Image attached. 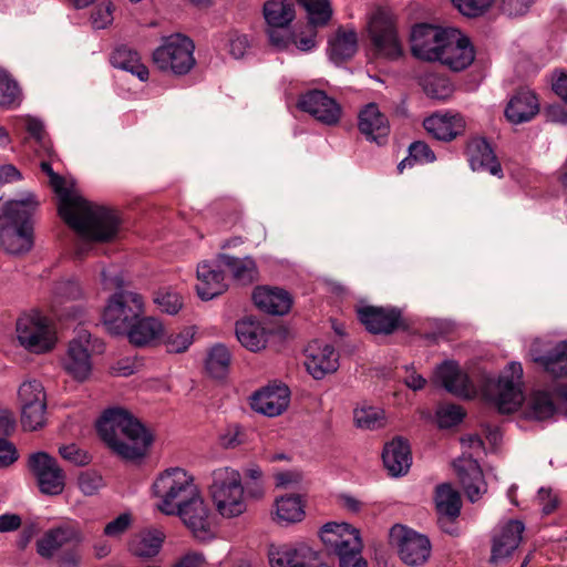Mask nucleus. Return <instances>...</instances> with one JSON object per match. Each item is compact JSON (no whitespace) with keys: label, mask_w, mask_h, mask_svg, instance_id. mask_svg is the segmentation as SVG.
Returning a JSON list of instances; mask_svg holds the SVG:
<instances>
[{"label":"nucleus","mask_w":567,"mask_h":567,"mask_svg":"<svg viewBox=\"0 0 567 567\" xmlns=\"http://www.w3.org/2000/svg\"><path fill=\"white\" fill-rule=\"evenodd\" d=\"M217 260L220 266L226 267L235 280L247 285L251 284L257 275L256 264L252 258H237L227 254H219Z\"/></svg>","instance_id":"nucleus-39"},{"label":"nucleus","mask_w":567,"mask_h":567,"mask_svg":"<svg viewBox=\"0 0 567 567\" xmlns=\"http://www.w3.org/2000/svg\"><path fill=\"white\" fill-rule=\"evenodd\" d=\"M50 186L59 197L60 217L79 236L96 243H107L116 238L122 221L115 210L73 194L58 173L50 177Z\"/></svg>","instance_id":"nucleus-1"},{"label":"nucleus","mask_w":567,"mask_h":567,"mask_svg":"<svg viewBox=\"0 0 567 567\" xmlns=\"http://www.w3.org/2000/svg\"><path fill=\"white\" fill-rule=\"evenodd\" d=\"M535 0H501V11L508 17L526 14Z\"/></svg>","instance_id":"nucleus-60"},{"label":"nucleus","mask_w":567,"mask_h":567,"mask_svg":"<svg viewBox=\"0 0 567 567\" xmlns=\"http://www.w3.org/2000/svg\"><path fill=\"white\" fill-rule=\"evenodd\" d=\"M439 425L442 429H449L460 424L465 417L464 409L457 404H447L441 406L437 412Z\"/></svg>","instance_id":"nucleus-55"},{"label":"nucleus","mask_w":567,"mask_h":567,"mask_svg":"<svg viewBox=\"0 0 567 567\" xmlns=\"http://www.w3.org/2000/svg\"><path fill=\"white\" fill-rule=\"evenodd\" d=\"M196 274L198 279L196 291L202 300H212L228 288L224 271L215 269L208 261L198 264Z\"/></svg>","instance_id":"nucleus-29"},{"label":"nucleus","mask_w":567,"mask_h":567,"mask_svg":"<svg viewBox=\"0 0 567 567\" xmlns=\"http://www.w3.org/2000/svg\"><path fill=\"white\" fill-rule=\"evenodd\" d=\"M423 126L435 140L450 142L462 134L465 127V122L458 114H434L424 120Z\"/></svg>","instance_id":"nucleus-31"},{"label":"nucleus","mask_w":567,"mask_h":567,"mask_svg":"<svg viewBox=\"0 0 567 567\" xmlns=\"http://www.w3.org/2000/svg\"><path fill=\"white\" fill-rule=\"evenodd\" d=\"M435 378L449 393L458 398H471L472 381L455 361L442 362L435 370Z\"/></svg>","instance_id":"nucleus-25"},{"label":"nucleus","mask_w":567,"mask_h":567,"mask_svg":"<svg viewBox=\"0 0 567 567\" xmlns=\"http://www.w3.org/2000/svg\"><path fill=\"white\" fill-rule=\"evenodd\" d=\"M390 543L398 548L402 561L410 566L423 564L430 556L431 544L426 536L402 525H394L389 533Z\"/></svg>","instance_id":"nucleus-11"},{"label":"nucleus","mask_w":567,"mask_h":567,"mask_svg":"<svg viewBox=\"0 0 567 567\" xmlns=\"http://www.w3.org/2000/svg\"><path fill=\"white\" fill-rule=\"evenodd\" d=\"M230 364V352L220 343L215 344L208 351L205 368L207 373L214 379H224Z\"/></svg>","instance_id":"nucleus-45"},{"label":"nucleus","mask_w":567,"mask_h":567,"mask_svg":"<svg viewBox=\"0 0 567 567\" xmlns=\"http://www.w3.org/2000/svg\"><path fill=\"white\" fill-rule=\"evenodd\" d=\"M143 312L144 302L141 295L120 290L110 297L102 320L110 333L121 336Z\"/></svg>","instance_id":"nucleus-9"},{"label":"nucleus","mask_w":567,"mask_h":567,"mask_svg":"<svg viewBox=\"0 0 567 567\" xmlns=\"http://www.w3.org/2000/svg\"><path fill=\"white\" fill-rule=\"evenodd\" d=\"M539 112L537 96L529 90H518L509 100L505 116L513 124L529 122Z\"/></svg>","instance_id":"nucleus-28"},{"label":"nucleus","mask_w":567,"mask_h":567,"mask_svg":"<svg viewBox=\"0 0 567 567\" xmlns=\"http://www.w3.org/2000/svg\"><path fill=\"white\" fill-rule=\"evenodd\" d=\"M557 409L550 393L546 391H536L532 394L525 415L529 420L544 421L556 413Z\"/></svg>","instance_id":"nucleus-42"},{"label":"nucleus","mask_w":567,"mask_h":567,"mask_svg":"<svg viewBox=\"0 0 567 567\" xmlns=\"http://www.w3.org/2000/svg\"><path fill=\"white\" fill-rule=\"evenodd\" d=\"M194 332L192 328H185L178 333H172L166 339L167 351L172 353H182L188 349L193 342Z\"/></svg>","instance_id":"nucleus-57"},{"label":"nucleus","mask_w":567,"mask_h":567,"mask_svg":"<svg viewBox=\"0 0 567 567\" xmlns=\"http://www.w3.org/2000/svg\"><path fill=\"white\" fill-rule=\"evenodd\" d=\"M306 368L316 380L323 379L339 368V354L334 347L328 343L313 342L307 350Z\"/></svg>","instance_id":"nucleus-20"},{"label":"nucleus","mask_w":567,"mask_h":567,"mask_svg":"<svg viewBox=\"0 0 567 567\" xmlns=\"http://www.w3.org/2000/svg\"><path fill=\"white\" fill-rule=\"evenodd\" d=\"M154 303L161 312L176 315L183 307L181 295L169 289H158L154 293Z\"/></svg>","instance_id":"nucleus-51"},{"label":"nucleus","mask_w":567,"mask_h":567,"mask_svg":"<svg viewBox=\"0 0 567 567\" xmlns=\"http://www.w3.org/2000/svg\"><path fill=\"white\" fill-rule=\"evenodd\" d=\"M450 29H443L429 23L413 27L411 32V52L413 56L434 62L445 44Z\"/></svg>","instance_id":"nucleus-14"},{"label":"nucleus","mask_w":567,"mask_h":567,"mask_svg":"<svg viewBox=\"0 0 567 567\" xmlns=\"http://www.w3.org/2000/svg\"><path fill=\"white\" fill-rule=\"evenodd\" d=\"M96 431L110 450L127 462H140L154 441L152 433L128 410L106 409L96 422Z\"/></svg>","instance_id":"nucleus-2"},{"label":"nucleus","mask_w":567,"mask_h":567,"mask_svg":"<svg viewBox=\"0 0 567 567\" xmlns=\"http://www.w3.org/2000/svg\"><path fill=\"white\" fill-rule=\"evenodd\" d=\"M525 526L520 520H509L503 527L501 535L493 540L491 561L497 563L511 556L518 547Z\"/></svg>","instance_id":"nucleus-32"},{"label":"nucleus","mask_w":567,"mask_h":567,"mask_svg":"<svg viewBox=\"0 0 567 567\" xmlns=\"http://www.w3.org/2000/svg\"><path fill=\"white\" fill-rule=\"evenodd\" d=\"M152 488L154 495L162 499L158 509L166 515H173L178 505L199 495L193 476L179 467L168 468L162 473Z\"/></svg>","instance_id":"nucleus-7"},{"label":"nucleus","mask_w":567,"mask_h":567,"mask_svg":"<svg viewBox=\"0 0 567 567\" xmlns=\"http://www.w3.org/2000/svg\"><path fill=\"white\" fill-rule=\"evenodd\" d=\"M39 206L35 196L8 202L0 215V243L10 254L29 251L33 246V216Z\"/></svg>","instance_id":"nucleus-3"},{"label":"nucleus","mask_w":567,"mask_h":567,"mask_svg":"<svg viewBox=\"0 0 567 567\" xmlns=\"http://www.w3.org/2000/svg\"><path fill=\"white\" fill-rule=\"evenodd\" d=\"M275 520L280 525L298 523L305 517V503L299 494H288L276 498Z\"/></svg>","instance_id":"nucleus-36"},{"label":"nucleus","mask_w":567,"mask_h":567,"mask_svg":"<svg viewBox=\"0 0 567 567\" xmlns=\"http://www.w3.org/2000/svg\"><path fill=\"white\" fill-rule=\"evenodd\" d=\"M110 61L114 68L131 72L141 81L148 79V69L141 63L138 52L127 45L116 47L111 54Z\"/></svg>","instance_id":"nucleus-33"},{"label":"nucleus","mask_w":567,"mask_h":567,"mask_svg":"<svg viewBox=\"0 0 567 567\" xmlns=\"http://www.w3.org/2000/svg\"><path fill=\"white\" fill-rule=\"evenodd\" d=\"M358 49V37L354 30L344 31L339 28L336 35L329 40L330 59L340 64L350 60Z\"/></svg>","instance_id":"nucleus-35"},{"label":"nucleus","mask_w":567,"mask_h":567,"mask_svg":"<svg viewBox=\"0 0 567 567\" xmlns=\"http://www.w3.org/2000/svg\"><path fill=\"white\" fill-rule=\"evenodd\" d=\"M210 497L224 517H236L246 511V501L241 476L230 467H219L213 471L208 485Z\"/></svg>","instance_id":"nucleus-5"},{"label":"nucleus","mask_w":567,"mask_h":567,"mask_svg":"<svg viewBox=\"0 0 567 567\" xmlns=\"http://www.w3.org/2000/svg\"><path fill=\"white\" fill-rule=\"evenodd\" d=\"M359 321L373 334H391L405 330L408 326L402 318V311L395 307L363 306L357 310Z\"/></svg>","instance_id":"nucleus-15"},{"label":"nucleus","mask_w":567,"mask_h":567,"mask_svg":"<svg viewBox=\"0 0 567 567\" xmlns=\"http://www.w3.org/2000/svg\"><path fill=\"white\" fill-rule=\"evenodd\" d=\"M195 44L183 34H173L164 39L153 52V62L162 71H171L175 75L187 74L195 65Z\"/></svg>","instance_id":"nucleus-8"},{"label":"nucleus","mask_w":567,"mask_h":567,"mask_svg":"<svg viewBox=\"0 0 567 567\" xmlns=\"http://www.w3.org/2000/svg\"><path fill=\"white\" fill-rule=\"evenodd\" d=\"M298 107L327 125L337 124L341 116L340 105L322 90H309L301 94Z\"/></svg>","instance_id":"nucleus-18"},{"label":"nucleus","mask_w":567,"mask_h":567,"mask_svg":"<svg viewBox=\"0 0 567 567\" xmlns=\"http://www.w3.org/2000/svg\"><path fill=\"white\" fill-rule=\"evenodd\" d=\"M21 91L18 83L4 70H0V106L12 109L20 104Z\"/></svg>","instance_id":"nucleus-48"},{"label":"nucleus","mask_w":567,"mask_h":567,"mask_svg":"<svg viewBox=\"0 0 567 567\" xmlns=\"http://www.w3.org/2000/svg\"><path fill=\"white\" fill-rule=\"evenodd\" d=\"M131 523V515L128 513H123L105 525L104 534L109 537H118L128 529Z\"/></svg>","instance_id":"nucleus-61"},{"label":"nucleus","mask_w":567,"mask_h":567,"mask_svg":"<svg viewBox=\"0 0 567 567\" xmlns=\"http://www.w3.org/2000/svg\"><path fill=\"white\" fill-rule=\"evenodd\" d=\"M475 59L474 48L468 38L455 29H450L445 44L436 61L447 65L453 71L466 69Z\"/></svg>","instance_id":"nucleus-17"},{"label":"nucleus","mask_w":567,"mask_h":567,"mask_svg":"<svg viewBox=\"0 0 567 567\" xmlns=\"http://www.w3.org/2000/svg\"><path fill=\"white\" fill-rule=\"evenodd\" d=\"M104 342L94 338L89 331L81 330L78 337L70 341L68 357L64 361L66 372L76 381H85L92 371V353H102Z\"/></svg>","instance_id":"nucleus-10"},{"label":"nucleus","mask_w":567,"mask_h":567,"mask_svg":"<svg viewBox=\"0 0 567 567\" xmlns=\"http://www.w3.org/2000/svg\"><path fill=\"white\" fill-rule=\"evenodd\" d=\"M21 406L34 404L35 402H45V393L41 382L37 380L23 382L18 391Z\"/></svg>","instance_id":"nucleus-54"},{"label":"nucleus","mask_w":567,"mask_h":567,"mask_svg":"<svg viewBox=\"0 0 567 567\" xmlns=\"http://www.w3.org/2000/svg\"><path fill=\"white\" fill-rule=\"evenodd\" d=\"M164 332V326L158 319L141 316L121 336H126L135 347H144L159 341Z\"/></svg>","instance_id":"nucleus-26"},{"label":"nucleus","mask_w":567,"mask_h":567,"mask_svg":"<svg viewBox=\"0 0 567 567\" xmlns=\"http://www.w3.org/2000/svg\"><path fill=\"white\" fill-rule=\"evenodd\" d=\"M45 402H35L21 406V424L24 430L37 431L45 423Z\"/></svg>","instance_id":"nucleus-49"},{"label":"nucleus","mask_w":567,"mask_h":567,"mask_svg":"<svg viewBox=\"0 0 567 567\" xmlns=\"http://www.w3.org/2000/svg\"><path fill=\"white\" fill-rule=\"evenodd\" d=\"M419 84L424 93L434 100L445 101L453 93V85L450 80L437 73H424L420 76Z\"/></svg>","instance_id":"nucleus-43"},{"label":"nucleus","mask_w":567,"mask_h":567,"mask_svg":"<svg viewBox=\"0 0 567 567\" xmlns=\"http://www.w3.org/2000/svg\"><path fill=\"white\" fill-rule=\"evenodd\" d=\"M28 468L38 480L47 476L48 473L60 468L58 461L47 452H35L28 458Z\"/></svg>","instance_id":"nucleus-50"},{"label":"nucleus","mask_w":567,"mask_h":567,"mask_svg":"<svg viewBox=\"0 0 567 567\" xmlns=\"http://www.w3.org/2000/svg\"><path fill=\"white\" fill-rule=\"evenodd\" d=\"M112 10L113 7L111 2H109L107 4L102 3L99 7H96L91 14L93 27L95 29H104L109 24H111L113 20Z\"/></svg>","instance_id":"nucleus-63"},{"label":"nucleus","mask_w":567,"mask_h":567,"mask_svg":"<svg viewBox=\"0 0 567 567\" xmlns=\"http://www.w3.org/2000/svg\"><path fill=\"white\" fill-rule=\"evenodd\" d=\"M511 377L501 375L496 383L487 391L486 395L495 404L502 414H511L518 410L524 401V394L519 386L514 383V378L523 375L522 364L512 362L508 365Z\"/></svg>","instance_id":"nucleus-12"},{"label":"nucleus","mask_w":567,"mask_h":567,"mask_svg":"<svg viewBox=\"0 0 567 567\" xmlns=\"http://www.w3.org/2000/svg\"><path fill=\"white\" fill-rule=\"evenodd\" d=\"M82 534L78 524L63 522L48 529L37 540V553L45 559L58 555L60 567H78L80 564V544Z\"/></svg>","instance_id":"nucleus-4"},{"label":"nucleus","mask_w":567,"mask_h":567,"mask_svg":"<svg viewBox=\"0 0 567 567\" xmlns=\"http://www.w3.org/2000/svg\"><path fill=\"white\" fill-rule=\"evenodd\" d=\"M451 2L463 16L475 18L487 11L494 0H451Z\"/></svg>","instance_id":"nucleus-56"},{"label":"nucleus","mask_w":567,"mask_h":567,"mask_svg":"<svg viewBox=\"0 0 567 567\" xmlns=\"http://www.w3.org/2000/svg\"><path fill=\"white\" fill-rule=\"evenodd\" d=\"M435 506L440 516L456 519L460 516L462 499L451 484L443 483L435 489Z\"/></svg>","instance_id":"nucleus-38"},{"label":"nucleus","mask_w":567,"mask_h":567,"mask_svg":"<svg viewBox=\"0 0 567 567\" xmlns=\"http://www.w3.org/2000/svg\"><path fill=\"white\" fill-rule=\"evenodd\" d=\"M18 340L25 349L34 353L49 351L54 346L47 318L41 315L23 316L17 321Z\"/></svg>","instance_id":"nucleus-13"},{"label":"nucleus","mask_w":567,"mask_h":567,"mask_svg":"<svg viewBox=\"0 0 567 567\" xmlns=\"http://www.w3.org/2000/svg\"><path fill=\"white\" fill-rule=\"evenodd\" d=\"M436 159L434 152L423 141H415L409 146V155L398 165L399 173L405 167H412L415 164H427Z\"/></svg>","instance_id":"nucleus-47"},{"label":"nucleus","mask_w":567,"mask_h":567,"mask_svg":"<svg viewBox=\"0 0 567 567\" xmlns=\"http://www.w3.org/2000/svg\"><path fill=\"white\" fill-rule=\"evenodd\" d=\"M236 337L243 347L252 352L264 349L268 339L266 329L250 319L236 323Z\"/></svg>","instance_id":"nucleus-37"},{"label":"nucleus","mask_w":567,"mask_h":567,"mask_svg":"<svg viewBox=\"0 0 567 567\" xmlns=\"http://www.w3.org/2000/svg\"><path fill=\"white\" fill-rule=\"evenodd\" d=\"M59 454L65 461L78 466H84L91 462V456L74 443L60 446Z\"/></svg>","instance_id":"nucleus-58"},{"label":"nucleus","mask_w":567,"mask_h":567,"mask_svg":"<svg viewBox=\"0 0 567 567\" xmlns=\"http://www.w3.org/2000/svg\"><path fill=\"white\" fill-rule=\"evenodd\" d=\"M173 515L181 517L185 526L190 529L194 537L199 540H207L213 537L209 522V509L200 495L188 502L178 505Z\"/></svg>","instance_id":"nucleus-16"},{"label":"nucleus","mask_w":567,"mask_h":567,"mask_svg":"<svg viewBox=\"0 0 567 567\" xmlns=\"http://www.w3.org/2000/svg\"><path fill=\"white\" fill-rule=\"evenodd\" d=\"M290 390L286 384H271L251 396V409L267 416L280 415L289 405Z\"/></svg>","instance_id":"nucleus-19"},{"label":"nucleus","mask_w":567,"mask_h":567,"mask_svg":"<svg viewBox=\"0 0 567 567\" xmlns=\"http://www.w3.org/2000/svg\"><path fill=\"white\" fill-rule=\"evenodd\" d=\"M382 461L391 476L405 474L412 464L411 449L408 441L398 436L388 442L383 447Z\"/></svg>","instance_id":"nucleus-27"},{"label":"nucleus","mask_w":567,"mask_h":567,"mask_svg":"<svg viewBox=\"0 0 567 567\" xmlns=\"http://www.w3.org/2000/svg\"><path fill=\"white\" fill-rule=\"evenodd\" d=\"M299 3L305 8L312 27H324L330 21L332 9L329 0H299Z\"/></svg>","instance_id":"nucleus-46"},{"label":"nucleus","mask_w":567,"mask_h":567,"mask_svg":"<svg viewBox=\"0 0 567 567\" xmlns=\"http://www.w3.org/2000/svg\"><path fill=\"white\" fill-rule=\"evenodd\" d=\"M327 549L339 558V567H368L361 557L362 542L359 530L347 523H327L320 529Z\"/></svg>","instance_id":"nucleus-6"},{"label":"nucleus","mask_w":567,"mask_h":567,"mask_svg":"<svg viewBox=\"0 0 567 567\" xmlns=\"http://www.w3.org/2000/svg\"><path fill=\"white\" fill-rule=\"evenodd\" d=\"M467 157L474 172L489 173L493 176L503 177L502 165L486 138H472L467 143Z\"/></svg>","instance_id":"nucleus-22"},{"label":"nucleus","mask_w":567,"mask_h":567,"mask_svg":"<svg viewBox=\"0 0 567 567\" xmlns=\"http://www.w3.org/2000/svg\"><path fill=\"white\" fill-rule=\"evenodd\" d=\"M266 32L269 39V43L279 50L286 49L289 43L292 42L288 27L267 25Z\"/></svg>","instance_id":"nucleus-59"},{"label":"nucleus","mask_w":567,"mask_h":567,"mask_svg":"<svg viewBox=\"0 0 567 567\" xmlns=\"http://www.w3.org/2000/svg\"><path fill=\"white\" fill-rule=\"evenodd\" d=\"M554 378H567V341L559 342L548 354L537 359Z\"/></svg>","instance_id":"nucleus-44"},{"label":"nucleus","mask_w":567,"mask_h":567,"mask_svg":"<svg viewBox=\"0 0 567 567\" xmlns=\"http://www.w3.org/2000/svg\"><path fill=\"white\" fill-rule=\"evenodd\" d=\"M102 485V476L94 472L82 473L79 477V487L85 495H93Z\"/></svg>","instance_id":"nucleus-62"},{"label":"nucleus","mask_w":567,"mask_h":567,"mask_svg":"<svg viewBox=\"0 0 567 567\" xmlns=\"http://www.w3.org/2000/svg\"><path fill=\"white\" fill-rule=\"evenodd\" d=\"M262 11L269 27H289L295 18L293 3L288 0H268Z\"/></svg>","instance_id":"nucleus-41"},{"label":"nucleus","mask_w":567,"mask_h":567,"mask_svg":"<svg viewBox=\"0 0 567 567\" xmlns=\"http://www.w3.org/2000/svg\"><path fill=\"white\" fill-rule=\"evenodd\" d=\"M37 484L42 494L59 495L65 486V474L61 467L55 468V471L48 473L47 476L38 478Z\"/></svg>","instance_id":"nucleus-53"},{"label":"nucleus","mask_w":567,"mask_h":567,"mask_svg":"<svg viewBox=\"0 0 567 567\" xmlns=\"http://www.w3.org/2000/svg\"><path fill=\"white\" fill-rule=\"evenodd\" d=\"M358 128L370 142L380 146L388 142L390 133L389 121L375 103H370L360 111L358 116Z\"/></svg>","instance_id":"nucleus-21"},{"label":"nucleus","mask_w":567,"mask_h":567,"mask_svg":"<svg viewBox=\"0 0 567 567\" xmlns=\"http://www.w3.org/2000/svg\"><path fill=\"white\" fill-rule=\"evenodd\" d=\"M255 306L270 315H286L292 305L290 295L280 288L257 287L252 292Z\"/></svg>","instance_id":"nucleus-30"},{"label":"nucleus","mask_w":567,"mask_h":567,"mask_svg":"<svg viewBox=\"0 0 567 567\" xmlns=\"http://www.w3.org/2000/svg\"><path fill=\"white\" fill-rule=\"evenodd\" d=\"M271 567H317V553L307 545L298 547L270 546L268 550Z\"/></svg>","instance_id":"nucleus-23"},{"label":"nucleus","mask_w":567,"mask_h":567,"mask_svg":"<svg viewBox=\"0 0 567 567\" xmlns=\"http://www.w3.org/2000/svg\"><path fill=\"white\" fill-rule=\"evenodd\" d=\"M370 33L373 45L380 54L391 60L402 55V47L398 38V32L391 20L385 18L374 19Z\"/></svg>","instance_id":"nucleus-24"},{"label":"nucleus","mask_w":567,"mask_h":567,"mask_svg":"<svg viewBox=\"0 0 567 567\" xmlns=\"http://www.w3.org/2000/svg\"><path fill=\"white\" fill-rule=\"evenodd\" d=\"M458 480L467 498L474 503L482 494L484 475L476 461H472L467 467H456Z\"/></svg>","instance_id":"nucleus-40"},{"label":"nucleus","mask_w":567,"mask_h":567,"mask_svg":"<svg viewBox=\"0 0 567 567\" xmlns=\"http://www.w3.org/2000/svg\"><path fill=\"white\" fill-rule=\"evenodd\" d=\"M354 422L365 430L379 429L383 425L382 411L374 406H362L354 410Z\"/></svg>","instance_id":"nucleus-52"},{"label":"nucleus","mask_w":567,"mask_h":567,"mask_svg":"<svg viewBox=\"0 0 567 567\" xmlns=\"http://www.w3.org/2000/svg\"><path fill=\"white\" fill-rule=\"evenodd\" d=\"M164 537L157 529L142 530L130 540L128 550L136 557L152 558L159 553Z\"/></svg>","instance_id":"nucleus-34"},{"label":"nucleus","mask_w":567,"mask_h":567,"mask_svg":"<svg viewBox=\"0 0 567 567\" xmlns=\"http://www.w3.org/2000/svg\"><path fill=\"white\" fill-rule=\"evenodd\" d=\"M18 451L13 443L0 437V468L8 467L18 460Z\"/></svg>","instance_id":"nucleus-64"}]
</instances>
